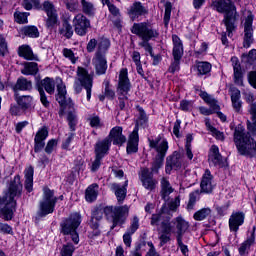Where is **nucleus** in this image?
Masks as SVG:
<instances>
[{
    "instance_id": "obj_26",
    "label": "nucleus",
    "mask_w": 256,
    "mask_h": 256,
    "mask_svg": "<svg viewBox=\"0 0 256 256\" xmlns=\"http://www.w3.org/2000/svg\"><path fill=\"white\" fill-rule=\"evenodd\" d=\"M111 147V140L109 138H105L104 140L98 141L95 144V155L98 157H105L107 153H109V149Z\"/></svg>"
},
{
    "instance_id": "obj_51",
    "label": "nucleus",
    "mask_w": 256,
    "mask_h": 256,
    "mask_svg": "<svg viewBox=\"0 0 256 256\" xmlns=\"http://www.w3.org/2000/svg\"><path fill=\"white\" fill-rule=\"evenodd\" d=\"M171 3L167 2L165 5V13H164V25L167 27L169 25V21H171Z\"/></svg>"
},
{
    "instance_id": "obj_47",
    "label": "nucleus",
    "mask_w": 256,
    "mask_h": 256,
    "mask_svg": "<svg viewBox=\"0 0 256 256\" xmlns=\"http://www.w3.org/2000/svg\"><path fill=\"white\" fill-rule=\"evenodd\" d=\"M81 5L82 11L85 15H93V13H95V6H93V3L87 0H81Z\"/></svg>"
},
{
    "instance_id": "obj_48",
    "label": "nucleus",
    "mask_w": 256,
    "mask_h": 256,
    "mask_svg": "<svg viewBox=\"0 0 256 256\" xmlns=\"http://www.w3.org/2000/svg\"><path fill=\"white\" fill-rule=\"evenodd\" d=\"M75 253V246L71 243L64 244L60 251L61 256H73Z\"/></svg>"
},
{
    "instance_id": "obj_64",
    "label": "nucleus",
    "mask_w": 256,
    "mask_h": 256,
    "mask_svg": "<svg viewBox=\"0 0 256 256\" xmlns=\"http://www.w3.org/2000/svg\"><path fill=\"white\" fill-rule=\"evenodd\" d=\"M248 81L254 89H256V71H252L249 73Z\"/></svg>"
},
{
    "instance_id": "obj_29",
    "label": "nucleus",
    "mask_w": 256,
    "mask_h": 256,
    "mask_svg": "<svg viewBox=\"0 0 256 256\" xmlns=\"http://www.w3.org/2000/svg\"><path fill=\"white\" fill-rule=\"evenodd\" d=\"M15 101L23 111H27L31 109L33 105V96L31 95L20 96L18 93H15Z\"/></svg>"
},
{
    "instance_id": "obj_36",
    "label": "nucleus",
    "mask_w": 256,
    "mask_h": 256,
    "mask_svg": "<svg viewBox=\"0 0 256 256\" xmlns=\"http://www.w3.org/2000/svg\"><path fill=\"white\" fill-rule=\"evenodd\" d=\"M19 57H23L27 61H39L35 55H33V50L29 45H22L18 48Z\"/></svg>"
},
{
    "instance_id": "obj_13",
    "label": "nucleus",
    "mask_w": 256,
    "mask_h": 256,
    "mask_svg": "<svg viewBox=\"0 0 256 256\" xmlns=\"http://www.w3.org/2000/svg\"><path fill=\"white\" fill-rule=\"evenodd\" d=\"M74 31L80 37H85L91 28V21L85 15L78 14L73 19Z\"/></svg>"
},
{
    "instance_id": "obj_56",
    "label": "nucleus",
    "mask_w": 256,
    "mask_h": 256,
    "mask_svg": "<svg viewBox=\"0 0 256 256\" xmlns=\"http://www.w3.org/2000/svg\"><path fill=\"white\" fill-rule=\"evenodd\" d=\"M197 203V193L192 192L189 195V202L187 205V209L189 211H193V208L195 207V204Z\"/></svg>"
},
{
    "instance_id": "obj_53",
    "label": "nucleus",
    "mask_w": 256,
    "mask_h": 256,
    "mask_svg": "<svg viewBox=\"0 0 256 256\" xmlns=\"http://www.w3.org/2000/svg\"><path fill=\"white\" fill-rule=\"evenodd\" d=\"M40 95V101L44 107H49L51 105V102H49V98H47V94L45 93V90L42 88H39L38 90Z\"/></svg>"
},
{
    "instance_id": "obj_14",
    "label": "nucleus",
    "mask_w": 256,
    "mask_h": 256,
    "mask_svg": "<svg viewBox=\"0 0 256 256\" xmlns=\"http://www.w3.org/2000/svg\"><path fill=\"white\" fill-rule=\"evenodd\" d=\"M140 181L147 191H155L158 183L157 180L153 178V172H151L149 168H141Z\"/></svg>"
},
{
    "instance_id": "obj_54",
    "label": "nucleus",
    "mask_w": 256,
    "mask_h": 256,
    "mask_svg": "<svg viewBox=\"0 0 256 256\" xmlns=\"http://www.w3.org/2000/svg\"><path fill=\"white\" fill-rule=\"evenodd\" d=\"M22 5L24 9L31 11V9H33V5L35 7L39 6V0H23Z\"/></svg>"
},
{
    "instance_id": "obj_21",
    "label": "nucleus",
    "mask_w": 256,
    "mask_h": 256,
    "mask_svg": "<svg viewBox=\"0 0 256 256\" xmlns=\"http://www.w3.org/2000/svg\"><path fill=\"white\" fill-rule=\"evenodd\" d=\"M43 9L45 13H47L48 19L46 20V27L51 29V27H55L57 24V13H55V8L53 4L49 1L44 2Z\"/></svg>"
},
{
    "instance_id": "obj_55",
    "label": "nucleus",
    "mask_w": 256,
    "mask_h": 256,
    "mask_svg": "<svg viewBox=\"0 0 256 256\" xmlns=\"http://www.w3.org/2000/svg\"><path fill=\"white\" fill-rule=\"evenodd\" d=\"M104 85H105V92H104L105 97H107L108 99H115V91H113V89H111V87L109 86L110 85L109 81H105Z\"/></svg>"
},
{
    "instance_id": "obj_44",
    "label": "nucleus",
    "mask_w": 256,
    "mask_h": 256,
    "mask_svg": "<svg viewBox=\"0 0 256 256\" xmlns=\"http://www.w3.org/2000/svg\"><path fill=\"white\" fill-rule=\"evenodd\" d=\"M137 109H138L139 117L136 120L134 129H137V132L139 133V127H143L144 125H146L148 118H147V114L145 113V110H143L139 106L137 107Z\"/></svg>"
},
{
    "instance_id": "obj_10",
    "label": "nucleus",
    "mask_w": 256,
    "mask_h": 256,
    "mask_svg": "<svg viewBox=\"0 0 256 256\" xmlns=\"http://www.w3.org/2000/svg\"><path fill=\"white\" fill-rule=\"evenodd\" d=\"M59 198L55 197V192L48 187L43 189V199L40 201L39 210L36 215V220L43 217H47V215H51L55 211V205H57V201Z\"/></svg>"
},
{
    "instance_id": "obj_12",
    "label": "nucleus",
    "mask_w": 256,
    "mask_h": 256,
    "mask_svg": "<svg viewBox=\"0 0 256 256\" xmlns=\"http://www.w3.org/2000/svg\"><path fill=\"white\" fill-rule=\"evenodd\" d=\"M56 101L61 107L59 111L60 117L63 115V113H65L66 107H68V109H72L73 107V101L71 98H67V88L63 82L57 85Z\"/></svg>"
},
{
    "instance_id": "obj_5",
    "label": "nucleus",
    "mask_w": 256,
    "mask_h": 256,
    "mask_svg": "<svg viewBox=\"0 0 256 256\" xmlns=\"http://www.w3.org/2000/svg\"><path fill=\"white\" fill-rule=\"evenodd\" d=\"M22 191L23 184H21V176L16 175L9 183L8 192L0 200V205H4L1 209V213L5 221H11V219H13V214L17 207L15 197H21Z\"/></svg>"
},
{
    "instance_id": "obj_31",
    "label": "nucleus",
    "mask_w": 256,
    "mask_h": 256,
    "mask_svg": "<svg viewBox=\"0 0 256 256\" xmlns=\"http://www.w3.org/2000/svg\"><path fill=\"white\" fill-rule=\"evenodd\" d=\"M232 107L236 113H241L243 107V101H241V91L237 88L232 90L231 94Z\"/></svg>"
},
{
    "instance_id": "obj_17",
    "label": "nucleus",
    "mask_w": 256,
    "mask_h": 256,
    "mask_svg": "<svg viewBox=\"0 0 256 256\" xmlns=\"http://www.w3.org/2000/svg\"><path fill=\"white\" fill-rule=\"evenodd\" d=\"M182 163L183 157L181 156V153L177 151L173 152L172 155L166 158V173L169 175L171 174L172 169L175 171H177V169H181Z\"/></svg>"
},
{
    "instance_id": "obj_59",
    "label": "nucleus",
    "mask_w": 256,
    "mask_h": 256,
    "mask_svg": "<svg viewBox=\"0 0 256 256\" xmlns=\"http://www.w3.org/2000/svg\"><path fill=\"white\" fill-rule=\"evenodd\" d=\"M55 147H57V140L51 139L50 141H48V143L45 147V153H47V155H51L53 153V149H55Z\"/></svg>"
},
{
    "instance_id": "obj_45",
    "label": "nucleus",
    "mask_w": 256,
    "mask_h": 256,
    "mask_svg": "<svg viewBox=\"0 0 256 256\" xmlns=\"http://www.w3.org/2000/svg\"><path fill=\"white\" fill-rule=\"evenodd\" d=\"M196 67L198 75H207V73H211V63L209 62H198Z\"/></svg>"
},
{
    "instance_id": "obj_8",
    "label": "nucleus",
    "mask_w": 256,
    "mask_h": 256,
    "mask_svg": "<svg viewBox=\"0 0 256 256\" xmlns=\"http://www.w3.org/2000/svg\"><path fill=\"white\" fill-rule=\"evenodd\" d=\"M149 147L151 149H155L157 152V155L155 157L154 162L152 163L151 171L150 173H158L160 167H163V161H165V157L167 155V151L169 150V143L167 140H162L161 137H158L156 139H148Z\"/></svg>"
},
{
    "instance_id": "obj_61",
    "label": "nucleus",
    "mask_w": 256,
    "mask_h": 256,
    "mask_svg": "<svg viewBox=\"0 0 256 256\" xmlns=\"http://www.w3.org/2000/svg\"><path fill=\"white\" fill-rule=\"evenodd\" d=\"M181 65V60L179 59H174V61L171 63L168 72L169 73H176V71H179Z\"/></svg>"
},
{
    "instance_id": "obj_33",
    "label": "nucleus",
    "mask_w": 256,
    "mask_h": 256,
    "mask_svg": "<svg viewBox=\"0 0 256 256\" xmlns=\"http://www.w3.org/2000/svg\"><path fill=\"white\" fill-rule=\"evenodd\" d=\"M231 62H232V67L234 69V81L239 85L243 83V71L241 70V64L239 63V58L234 56L231 58Z\"/></svg>"
},
{
    "instance_id": "obj_57",
    "label": "nucleus",
    "mask_w": 256,
    "mask_h": 256,
    "mask_svg": "<svg viewBox=\"0 0 256 256\" xmlns=\"http://www.w3.org/2000/svg\"><path fill=\"white\" fill-rule=\"evenodd\" d=\"M14 18L16 23H20V24L27 23V13L15 12Z\"/></svg>"
},
{
    "instance_id": "obj_7",
    "label": "nucleus",
    "mask_w": 256,
    "mask_h": 256,
    "mask_svg": "<svg viewBox=\"0 0 256 256\" xmlns=\"http://www.w3.org/2000/svg\"><path fill=\"white\" fill-rule=\"evenodd\" d=\"M130 31L133 35H137V37L142 39L140 47H144V49L149 45L151 39H157L159 37V31L153 28V25L149 22L134 23Z\"/></svg>"
},
{
    "instance_id": "obj_49",
    "label": "nucleus",
    "mask_w": 256,
    "mask_h": 256,
    "mask_svg": "<svg viewBox=\"0 0 256 256\" xmlns=\"http://www.w3.org/2000/svg\"><path fill=\"white\" fill-rule=\"evenodd\" d=\"M23 33L26 35V37H39V29H37L35 26L24 27Z\"/></svg>"
},
{
    "instance_id": "obj_11",
    "label": "nucleus",
    "mask_w": 256,
    "mask_h": 256,
    "mask_svg": "<svg viewBox=\"0 0 256 256\" xmlns=\"http://www.w3.org/2000/svg\"><path fill=\"white\" fill-rule=\"evenodd\" d=\"M77 78L74 82L75 93L83 91V87L86 90L87 101H91V91L93 89V77L89 75V72L84 68L79 67L77 71Z\"/></svg>"
},
{
    "instance_id": "obj_6",
    "label": "nucleus",
    "mask_w": 256,
    "mask_h": 256,
    "mask_svg": "<svg viewBox=\"0 0 256 256\" xmlns=\"http://www.w3.org/2000/svg\"><path fill=\"white\" fill-rule=\"evenodd\" d=\"M210 7L217 13H224L223 23L228 37H233V31L237 29V8L231 0H212Z\"/></svg>"
},
{
    "instance_id": "obj_19",
    "label": "nucleus",
    "mask_w": 256,
    "mask_h": 256,
    "mask_svg": "<svg viewBox=\"0 0 256 256\" xmlns=\"http://www.w3.org/2000/svg\"><path fill=\"white\" fill-rule=\"evenodd\" d=\"M106 139H109L110 143H113V145L120 146L127 141V138L125 137V135H123V127L121 126H115L114 128H112Z\"/></svg>"
},
{
    "instance_id": "obj_28",
    "label": "nucleus",
    "mask_w": 256,
    "mask_h": 256,
    "mask_svg": "<svg viewBox=\"0 0 256 256\" xmlns=\"http://www.w3.org/2000/svg\"><path fill=\"white\" fill-rule=\"evenodd\" d=\"M36 89H45L49 95H53V93H55V80L49 77H46L41 81L37 80Z\"/></svg>"
},
{
    "instance_id": "obj_27",
    "label": "nucleus",
    "mask_w": 256,
    "mask_h": 256,
    "mask_svg": "<svg viewBox=\"0 0 256 256\" xmlns=\"http://www.w3.org/2000/svg\"><path fill=\"white\" fill-rule=\"evenodd\" d=\"M211 181H213V175H211V171L206 170L202 177V181L200 184L202 193H212L213 192V184Z\"/></svg>"
},
{
    "instance_id": "obj_46",
    "label": "nucleus",
    "mask_w": 256,
    "mask_h": 256,
    "mask_svg": "<svg viewBox=\"0 0 256 256\" xmlns=\"http://www.w3.org/2000/svg\"><path fill=\"white\" fill-rule=\"evenodd\" d=\"M209 215H211V209L210 208H202L200 210H198L195 214H194V219L195 221H203V219H207V217H209Z\"/></svg>"
},
{
    "instance_id": "obj_63",
    "label": "nucleus",
    "mask_w": 256,
    "mask_h": 256,
    "mask_svg": "<svg viewBox=\"0 0 256 256\" xmlns=\"http://www.w3.org/2000/svg\"><path fill=\"white\" fill-rule=\"evenodd\" d=\"M191 107H193V102H191L189 100H182L180 102V109L182 111H189V109H191Z\"/></svg>"
},
{
    "instance_id": "obj_18",
    "label": "nucleus",
    "mask_w": 256,
    "mask_h": 256,
    "mask_svg": "<svg viewBox=\"0 0 256 256\" xmlns=\"http://www.w3.org/2000/svg\"><path fill=\"white\" fill-rule=\"evenodd\" d=\"M208 163L209 165H213L214 167H225V160H223V156L221 155V153H219V147H217V145L211 146L208 155Z\"/></svg>"
},
{
    "instance_id": "obj_42",
    "label": "nucleus",
    "mask_w": 256,
    "mask_h": 256,
    "mask_svg": "<svg viewBox=\"0 0 256 256\" xmlns=\"http://www.w3.org/2000/svg\"><path fill=\"white\" fill-rule=\"evenodd\" d=\"M37 73H39V67L35 62H27L21 70L22 75H37Z\"/></svg>"
},
{
    "instance_id": "obj_43",
    "label": "nucleus",
    "mask_w": 256,
    "mask_h": 256,
    "mask_svg": "<svg viewBox=\"0 0 256 256\" xmlns=\"http://www.w3.org/2000/svg\"><path fill=\"white\" fill-rule=\"evenodd\" d=\"M242 61L247 65V67L256 65V49L250 50L248 54H242Z\"/></svg>"
},
{
    "instance_id": "obj_9",
    "label": "nucleus",
    "mask_w": 256,
    "mask_h": 256,
    "mask_svg": "<svg viewBox=\"0 0 256 256\" xmlns=\"http://www.w3.org/2000/svg\"><path fill=\"white\" fill-rule=\"evenodd\" d=\"M79 225H81L80 213H73L69 217L64 218L60 223V232L62 235H70L75 245L79 244V233L77 232Z\"/></svg>"
},
{
    "instance_id": "obj_16",
    "label": "nucleus",
    "mask_w": 256,
    "mask_h": 256,
    "mask_svg": "<svg viewBox=\"0 0 256 256\" xmlns=\"http://www.w3.org/2000/svg\"><path fill=\"white\" fill-rule=\"evenodd\" d=\"M129 91H131V82L129 81L127 69H122L119 74L117 93L118 95H129Z\"/></svg>"
},
{
    "instance_id": "obj_40",
    "label": "nucleus",
    "mask_w": 256,
    "mask_h": 256,
    "mask_svg": "<svg viewBox=\"0 0 256 256\" xmlns=\"http://www.w3.org/2000/svg\"><path fill=\"white\" fill-rule=\"evenodd\" d=\"M59 33L66 39L73 37V26L69 23V20H64L62 26L59 28Z\"/></svg>"
},
{
    "instance_id": "obj_41",
    "label": "nucleus",
    "mask_w": 256,
    "mask_h": 256,
    "mask_svg": "<svg viewBox=\"0 0 256 256\" xmlns=\"http://www.w3.org/2000/svg\"><path fill=\"white\" fill-rule=\"evenodd\" d=\"M173 193V187H171V184L169 183V180L167 178L161 179V197L164 199V201H167V198L169 195Z\"/></svg>"
},
{
    "instance_id": "obj_1",
    "label": "nucleus",
    "mask_w": 256,
    "mask_h": 256,
    "mask_svg": "<svg viewBox=\"0 0 256 256\" xmlns=\"http://www.w3.org/2000/svg\"><path fill=\"white\" fill-rule=\"evenodd\" d=\"M109 49H111V40L105 36L98 39L92 38L88 41L86 51L87 53H95L92 58V65H94L96 75L107 73V53H109Z\"/></svg>"
},
{
    "instance_id": "obj_34",
    "label": "nucleus",
    "mask_w": 256,
    "mask_h": 256,
    "mask_svg": "<svg viewBox=\"0 0 256 256\" xmlns=\"http://www.w3.org/2000/svg\"><path fill=\"white\" fill-rule=\"evenodd\" d=\"M172 41L174 44L172 55L174 59L181 60L183 57V43L177 35L172 36Z\"/></svg>"
},
{
    "instance_id": "obj_20",
    "label": "nucleus",
    "mask_w": 256,
    "mask_h": 256,
    "mask_svg": "<svg viewBox=\"0 0 256 256\" xmlns=\"http://www.w3.org/2000/svg\"><path fill=\"white\" fill-rule=\"evenodd\" d=\"M49 137V130L46 127L41 128L34 138V152L39 153L45 148V139Z\"/></svg>"
},
{
    "instance_id": "obj_4",
    "label": "nucleus",
    "mask_w": 256,
    "mask_h": 256,
    "mask_svg": "<svg viewBox=\"0 0 256 256\" xmlns=\"http://www.w3.org/2000/svg\"><path fill=\"white\" fill-rule=\"evenodd\" d=\"M103 213L107 219L112 220L113 227H117V225H123L127 221L129 206H106L104 209H95L90 220L91 229H99V221L103 219Z\"/></svg>"
},
{
    "instance_id": "obj_24",
    "label": "nucleus",
    "mask_w": 256,
    "mask_h": 256,
    "mask_svg": "<svg viewBox=\"0 0 256 256\" xmlns=\"http://www.w3.org/2000/svg\"><path fill=\"white\" fill-rule=\"evenodd\" d=\"M126 151L129 155H131V153H137V151H139V132L137 131V128H134L129 136Z\"/></svg>"
},
{
    "instance_id": "obj_52",
    "label": "nucleus",
    "mask_w": 256,
    "mask_h": 256,
    "mask_svg": "<svg viewBox=\"0 0 256 256\" xmlns=\"http://www.w3.org/2000/svg\"><path fill=\"white\" fill-rule=\"evenodd\" d=\"M101 2L102 5H107L110 13H112L114 17H117V15H119V9L117 8V6L111 4L109 0H101Z\"/></svg>"
},
{
    "instance_id": "obj_25",
    "label": "nucleus",
    "mask_w": 256,
    "mask_h": 256,
    "mask_svg": "<svg viewBox=\"0 0 256 256\" xmlns=\"http://www.w3.org/2000/svg\"><path fill=\"white\" fill-rule=\"evenodd\" d=\"M174 225H176V239H181L189 230V222L184 220L183 217L178 216L174 219Z\"/></svg>"
},
{
    "instance_id": "obj_50",
    "label": "nucleus",
    "mask_w": 256,
    "mask_h": 256,
    "mask_svg": "<svg viewBox=\"0 0 256 256\" xmlns=\"http://www.w3.org/2000/svg\"><path fill=\"white\" fill-rule=\"evenodd\" d=\"M68 125L71 131H75V127L77 126V115L73 112H69L67 116Z\"/></svg>"
},
{
    "instance_id": "obj_22",
    "label": "nucleus",
    "mask_w": 256,
    "mask_h": 256,
    "mask_svg": "<svg viewBox=\"0 0 256 256\" xmlns=\"http://www.w3.org/2000/svg\"><path fill=\"white\" fill-rule=\"evenodd\" d=\"M148 14L149 10H147V8H145V6H143L141 2H134L132 6L128 9V15L132 19V21H135V19Z\"/></svg>"
},
{
    "instance_id": "obj_39",
    "label": "nucleus",
    "mask_w": 256,
    "mask_h": 256,
    "mask_svg": "<svg viewBox=\"0 0 256 256\" xmlns=\"http://www.w3.org/2000/svg\"><path fill=\"white\" fill-rule=\"evenodd\" d=\"M98 189H99V185L96 183L90 185L86 189L85 198H86V201H88V203H93V201L97 199V195H99Z\"/></svg>"
},
{
    "instance_id": "obj_3",
    "label": "nucleus",
    "mask_w": 256,
    "mask_h": 256,
    "mask_svg": "<svg viewBox=\"0 0 256 256\" xmlns=\"http://www.w3.org/2000/svg\"><path fill=\"white\" fill-rule=\"evenodd\" d=\"M167 206H162L158 213L152 214L150 225L156 227L160 240V247L167 245L171 241V234L175 231V219H172Z\"/></svg>"
},
{
    "instance_id": "obj_15",
    "label": "nucleus",
    "mask_w": 256,
    "mask_h": 256,
    "mask_svg": "<svg viewBox=\"0 0 256 256\" xmlns=\"http://www.w3.org/2000/svg\"><path fill=\"white\" fill-rule=\"evenodd\" d=\"M255 39L253 38V16L249 15L244 23V38H243V47L249 49Z\"/></svg>"
},
{
    "instance_id": "obj_58",
    "label": "nucleus",
    "mask_w": 256,
    "mask_h": 256,
    "mask_svg": "<svg viewBox=\"0 0 256 256\" xmlns=\"http://www.w3.org/2000/svg\"><path fill=\"white\" fill-rule=\"evenodd\" d=\"M137 229H139V217L134 216L132 218L131 225L127 231L134 234Z\"/></svg>"
},
{
    "instance_id": "obj_38",
    "label": "nucleus",
    "mask_w": 256,
    "mask_h": 256,
    "mask_svg": "<svg viewBox=\"0 0 256 256\" xmlns=\"http://www.w3.org/2000/svg\"><path fill=\"white\" fill-rule=\"evenodd\" d=\"M33 173H34L33 166L26 168L24 171L25 189L26 191H28V193H31V191H33Z\"/></svg>"
},
{
    "instance_id": "obj_2",
    "label": "nucleus",
    "mask_w": 256,
    "mask_h": 256,
    "mask_svg": "<svg viewBox=\"0 0 256 256\" xmlns=\"http://www.w3.org/2000/svg\"><path fill=\"white\" fill-rule=\"evenodd\" d=\"M247 129L248 132H246L243 125L239 124L234 130V142L240 155L244 157H255L256 142L251 135H256V121H248Z\"/></svg>"
},
{
    "instance_id": "obj_32",
    "label": "nucleus",
    "mask_w": 256,
    "mask_h": 256,
    "mask_svg": "<svg viewBox=\"0 0 256 256\" xmlns=\"http://www.w3.org/2000/svg\"><path fill=\"white\" fill-rule=\"evenodd\" d=\"M110 188H111V191H113L114 194L116 195L118 203L121 205L123 201H125V198L127 197V188L117 183L111 184Z\"/></svg>"
},
{
    "instance_id": "obj_23",
    "label": "nucleus",
    "mask_w": 256,
    "mask_h": 256,
    "mask_svg": "<svg viewBox=\"0 0 256 256\" xmlns=\"http://www.w3.org/2000/svg\"><path fill=\"white\" fill-rule=\"evenodd\" d=\"M243 223H245V213L243 212L232 213L229 219L230 231H234V233H237V231H239V227H241Z\"/></svg>"
},
{
    "instance_id": "obj_62",
    "label": "nucleus",
    "mask_w": 256,
    "mask_h": 256,
    "mask_svg": "<svg viewBox=\"0 0 256 256\" xmlns=\"http://www.w3.org/2000/svg\"><path fill=\"white\" fill-rule=\"evenodd\" d=\"M102 160H103L102 156L95 155V160L92 163L91 171H93V172L97 171L99 169V167H101V161Z\"/></svg>"
},
{
    "instance_id": "obj_35",
    "label": "nucleus",
    "mask_w": 256,
    "mask_h": 256,
    "mask_svg": "<svg viewBox=\"0 0 256 256\" xmlns=\"http://www.w3.org/2000/svg\"><path fill=\"white\" fill-rule=\"evenodd\" d=\"M255 230L256 227L253 226L252 228V233L250 235V237L247 238L246 241H244L241 246L239 247L238 251H239V255L241 256H245V254L247 253V251L249 249H251V245L255 244Z\"/></svg>"
},
{
    "instance_id": "obj_37",
    "label": "nucleus",
    "mask_w": 256,
    "mask_h": 256,
    "mask_svg": "<svg viewBox=\"0 0 256 256\" xmlns=\"http://www.w3.org/2000/svg\"><path fill=\"white\" fill-rule=\"evenodd\" d=\"M199 96L207 105H210L213 111H219V104H217V100L213 98V96L209 95L206 91L199 90Z\"/></svg>"
},
{
    "instance_id": "obj_60",
    "label": "nucleus",
    "mask_w": 256,
    "mask_h": 256,
    "mask_svg": "<svg viewBox=\"0 0 256 256\" xmlns=\"http://www.w3.org/2000/svg\"><path fill=\"white\" fill-rule=\"evenodd\" d=\"M64 57H66V59H70V61L72 63H76L77 60L75 59V53H73V50L68 49V48H64L62 51Z\"/></svg>"
},
{
    "instance_id": "obj_30",
    "label": "nucleus",
    "mask_w": 256,
    "mask_h": 256,
    "mask_svg": "<svg viewBox=\"0 0 256 256\" xmlns=\"http://www.w3.org/2000/svg\"><path fill=\"white\" fill-rule=\"evenodd\" d=\"M31 89H33V82L25 77L18 78L13 87L15 93L18 91H31Z\"/></svg>"
}]
</instances>
